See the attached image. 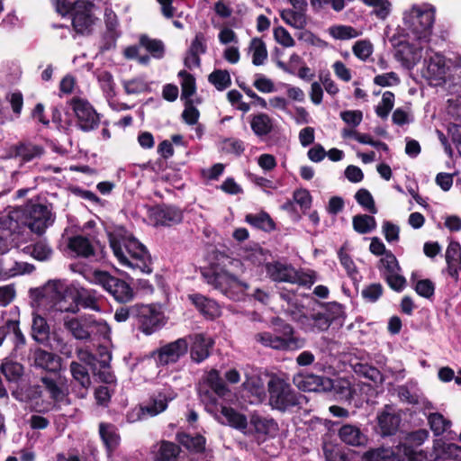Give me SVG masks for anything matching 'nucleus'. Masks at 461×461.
<instances>
[{
    "instance_id": "nucleus-27",
    "label": "nucleus",
    "mask_w": 461,
    "mask_h": 461,
    "mask_svg": "<svg viewBox=\"0 0 461 461\" xmlns=\"http://www.w3.org/2000/svg\"><path fill=\"white\" fill-rule=\"evenodd\" d=\"M339 437L348 445L361 446L366 442V436L357 426L352 424L342 425L339 429Z\"/></svg>"
},
{
    "instance_id": "nucleus-30",
    "label": "nucleus",
    "mask_w": 461,
    "mask_h": 461,
    "mask_svg": "<svg viewBox=\"0 0 461 461\" xmlns=\"http://www.w3.org/2000/svg\"><path fill=\"white\" fill-rule=\"evenodd\" d=\"M180 447L170 441H161L156 451L155 461H177Z\"/></svg>"
},
{
    "instance_id": "nucleus-42",
    "label": "nucleus",
    "mask_w": 461,
    "mask_h": 461,
    "mask_svg": "<svg viewBox=\"0 0 461 461\" xmlns=\"http://www.w3.org/2000/svg\"><path fill=\"white\" fill-rule=\"evenodd\" d=\"M208 81L219 91H223L231 85V78L227 70L216 69L212 71Z\"/></svg>"
},
{
    "instance_id": "nucleus-2",
    "label": "nucleus",
    "mask_w": 461,
    "mask_h": 461,
    "mask_svg": "<svg viewBox=\"0 0 461 461\" xmlns=\"http://www.w3.org/2000/svg\"><path fill=\"white\" fill-rule=\"evenodd\" d=\"M109 240L114 256L122 266L150 274V256L146 248L131 234L119 230L111 234Z\"/></svg>"
},
{
    "instance_id": "nucleus-35",
    "label": "nucleus",
    "mask_w": 461,
    "mask_h": 461,
    "mask_svg": "<svg viewBox=\"0 0 461 461\" xmlns=\"http://www.w3.org/2000/svg\"><path fill=\"white\" fill-rule=\"evenodd\" d=\"M242 385L245 390L257 396L258 401L265 398V384L260 375L257 374L247 375Z\"/></svg>"
},
{
    "instance_id": "nucleus-58",
    "label": "nucleus",
    "mask_w": 461,
    "mask_h": 461,
    "mask_svg": "<svg viewBox=\"0 0 461 461\" xmlns=\"http://www.w3.org/2000/svg\"><path fill=\"white\" fill-rule=\"evenodd\" d=\"M366 5L375 7V14L384 19L390 13L391 4L387 0H362Z\"/></svg>"
},
{
    "instance_id": "nucleus-64",
    "label": "nucleus",
    "mask_w": 461,
    "mask_h": 461,
    "mask_svg": "<svg viewBox=\"0 0 461 461\" xmlns=\"http://www.w3.org/2000/svg\"><path fill=\"white\" fill-rule=\"evenodd\" d=\"M384 278L386 280L388 285L397 292L402 291L406 285V279L400 274V271L386 275Z\"/></svg>"
},
{
    "instance_id": "nucleus-44",
    "label": "nucleus",
    "mask_w": 461,
    "mask_h": 461,
    "mask_svg": "<svg viewBox=\"0 0 461 461\" xmlns=\"http://www.w3.org/2000/svg\"><path fill=\"white\" fill-rule=\"evenodd\" d=\"M361 32L348 25H337L330 28V34L336 40L346 41L357 38L361 35Z\"/></svg>"
},
{
    "instance_id": "nucleus-4",
    "label": "nucleus",
    "mask_w": 461,
    "mask_h": 461,
    "mask_svg": "<svg viewBox=\"0 0 461 461\" xmlns=\"http://www.w3.org/2000/svg\"><path fill=\"white\" fill-rule=\"evenodd\" d=\"M435 21V10L429 5H413L403 14V25L409 37L429 42Z\"/></svg>"
},
{
    "instance_id": "nucleus-13",
    "label": "nucleus",
    "mask_w": 461,
    "mask_h": 461,
    "mask_svg": "<svg viewBox=\"0 0 461 461\" xmlns=\"http://www.w3.org/2000/svg\"><path fill=\"white\" fill-rule=\"evenodd\" d=\"M139 329L146 335H150L165 325V317L159 307L154 304H138L135 311Z\"/></svg>"
},
{
    "instance_id": "nucleus-23",
    "label": "nucleus",
    "mask_w": 461,
    "mask_h": 461,
    "mask_svg": "<svg viewBox=\"0 0 461 461\" xmlns=\"http://www.w3.org/2000/svg\"><path fill=\"white\" fill-rule=\"evenodd\" d=\"M377 420L379 428L384 436L394 434L401 422V417L389 406H386L378 415Z\"/></svg>"
},
{
    "instance_id": "nucleus-62",
    "label": "nucleus",
    "mask_w": 461,
    "mask_h": 461,
    "mask_svg": "<svg viewBox=\"0 0 461 461\" xmlns=\"http://www.w3.org/2000/svg\"><path fill=\"white\" fill-rule=\"evenodd\" d=\"M138 310V304L127 307L122 306L118 308L114 312V320L118 322H124L129 320L131 317L136 320L135 311Z\"/></svg>"
},
{
    "instance_id": "nucleus-57",
    "label": "nucleus",
    "mask_w": 461,
    "mask_h": 461,
    "mask_svg": "<svg viewBox=\"0 0 461 461\" xmlns=\"http://www.w3.org/2000/svg\"><path fill=\"white\" fill-rule=\"evenodd\" d=\"M41 381L52 399L61 401L65 398L66 393L64 390L53 379L43 377Z\"/></svg>"
},
{
    "instance_id": "nucleus-52",
    "label": "nucleus",
    "mask_w": 461,
    "mask_h": 461,
    "mask_svg": "<svg viewBox=\"0 0 461 461\" xmlns=\"http://www.w3.org/2000/svg\"><path fill=\"white\" fill-rule=\"evenodd\" d=\"M394 104V95L386 91L383 94L382 100L375 108L376 114L381 118H386Z\"/></svg>"
},
{
    "instance_id": "nucleus-11",
    "label": "nucleus",
    "mask_w": 461,
    "mask_h": 461,
    "mask_svg": "<svg viewBox=\"0 0 461 461\" xmlns=\"http://www.w3.org/2000/svg\"><path fill=\"white\" fill-rule=\"evenodd\" d=\"M366 461H422V452L415 451L406 444L397 446L395 450L381 447L366 454Z\"/></svg>"
},
{
    "instance_id": "nucleus-5",
    "label": "nucleus",
    "mask_w": 461,
    "mask_h": 461,
    "mask_svg": "<svg viewBox=\"0 0 461 461\" xmlns=\"http://www.w3.org/2000/svg\"><path fill=\"white\" fill-rule=\"evenodd\" d=\"M203 276L208 285L232 300H240L249 287L223 268L212 267L204 271Z\"/></svg>"
},
{
    "instance_id": "nucleus-43",
    "label": "nucleus",
    "mask_w": 461,
    "mask_h": 461,
    "mask_svg": "<svg viewBox=\"0 0 461 461\" xmlns=\"http://www.w3.org/2000/svg\"><path fill=\"white\" fill-rule=\"evenodd\" d=\"M246 221L250 225L264 230H272L275 228L274 222L267 212L248 214Z\"/></svg>"
},
{
    "instance_id": "nucleus-34",
    "label": "nucleus",
    "mask_w": 461,
    "mask_h": 461,
    "mask_svg": "<svg viewBox=\"0 0 461 461\" xmlns=\"http://www.w3.org/2000/svg\"><path fill=\"white\" fill-rule=\"evenodd\" d=\"M250 127L257 136L267 135L273 128L272 120L266 113H259L252 116Z\"/></svg>"
},
{
    "instance_id": "nucleus-20",
    "label": "nucleus",
    "mask_w": 461,
    "mask_h": 461,
    "mask_svg": "<svg viewBox=\"0 0 461 461\" xmlns=\"http://www.w3.org/2000/svg\"><path fill=\"white\" fill-rule=\"evenodd\" d=\"M32 266L28 263L17 262L9 257L0 258V280H5L15 276L29 273Z\"/></svg>"
},
{
    "instance_id": "nucleus-31",
    "label": "nucleus",
    "mask_w": 461,
    "mask_h": 461,
    "mask_svg": "<svg viewBox=\"0 0 461 461\" xmlns=\"http://www.w3.org/2000/svg\"><path fill=\"white\" fill-rule=\"evenodd\" d=\"M32 337L41 344L45 343L50 337V326L47 321L38 314H34L32 318Z\"/></svg>"
},
{
    "instance_id": "nucleus-8",
    "label": "nucleus",
    "mask_w": 461,
    "mask_h": 461,
    "mask_svg": "<svg viewBox=\"0 0 461 461\" xmlns=\"http://www.w3.org/2000/svg\"><path fill=\"white\" fill-rule=\"evenodd\" d=\"M42 295L50 299L53 307L61 312L78 311L76 297L70 295L68 285L60 280L49 281L42 288Z\"/></svg>"
},
{
    "instance_id": "nucleus-19",
    "label": "nucleus",
    "mask_w": 461,
    "mask_h": 461,
    "mask_svg": "<svg viewBox=\"0 0 461 461\" xmlns=\"http://www.w3.org/2000/svg\"><path fill=\"white\" fill-rule=\"evenodd\" d=\"M173 398V395L167 394L165 392L158 393L146 405L140 408L137 412V419L154 417L163 412L167 407V402Z\"/></svg>"
},
{
    "instance_id": "nucleus-39",
    "label": "nucleus",
    "mask_w": 461,
    "mask_h": 461,
    "mask_svg": "<svg viewBox=\"0 0 461 461\" xmlns=\"http://www.w3.org/2000/svg\"><path fill=\"white\" fill-rule=\"evenodd\" d=\"M1 372L8 381H16L23 374V366L9 358H5L0 366Z\"/></svg>"
},
{
    "instance_id": "nucleus-41",
    "label": "nucleus",
    "mask_w": 461,
    "mask_h": 461,
    "mask_svg": "<svg viewBox=\"0 0 461 461\" xmlns=\"http://www.w3.org/2000/svg\"><path fill=\"white\" fill-rule=\"evenodd\" d=\"M98 83L106 98H113L115 96V83L113 75L105 70L97 72Z\"/></svg>"
},
{
    "instance_id": "nucleus-49",
    "label": "nucleus",
    "mask_w": 461,
    "mask_h": 461,
    "mask_svg": "<svg viewBox=\"0 0 461 461\" xmlns=\"http://www.w3.org/2000/svg\"><path fill=\"white\" fill-rule=\"evenodd\" d=\"M357 374L370 379L373 382H382L383 377L380 371L367 364L357 363L354 366Z\"/></svg>"
},
{
    "instance_id": "nucleus-59",
    "label": "nucleus",
    "mask_w": 461,
    "mask_h": 461,
    "mask_svg": "<svg viewBox=\"0 0 461 461\" xmlns=\"http://www.w3.org/2000/svg\"><path fill=\"white\" fill-rule=\"evenodd\" d=\"M383 294V286L381 284H371L362 290V296L369 303L376 302Z\"/></svg>"
},
{
    "instance_id": "nucleus-56",
    "label": "nucleus",
    "mask_w": 461,
    "mask_h": 461,
    "mask_svg": "<svg viewBox=\"0 0 461 461\" xmlns=\"http://www.w3.org/2000/svg\"><path fill=\"white\" fill-rule=\"evenodd\" d=\"M273 34L276 41L285 48H290L295 45L294 38L289 32L282 26L275 28Z\"/></svg>"
},
{
    "instance_id": "nucleus-63",
    "label": "nucleus",
    "mask_w": 461,
    "mask_h": 461,
    "mask_svg": "<svg viewBox=\"0 0 461 461\" xmlns=\"http://www.w3.org/2000/svg\"><path fill=\"white\" fill-rule=\"evenodd\" d=\"M340 118L348 125L358 126L363 119V113L359 110H348L340 113Z\"/></svg>"
},
{
    "instance_id": "nucleus-51",
    "label": "nucleus",
    "mask_w": 461,
    "mask_h": 461,
    "mask_svg": "<svg viewBox=\"0 0 461 461\" xmlns=\"http://www.w3.org/2000/svg\"><path fill=\"white\" fill-rule=\"evenodd\" d=\"M428 420L430 429L437 436L441 435L450 426V421L438 412L430 413Z\"/></svg>"
},
{
    "instance_id": "nucleus-29",
    "label": "nucleus",
    "mask_w": 461,
    "mask_h": 461,
    "mask_svg": "<svg viewBox=\"0 0 461 461\" xmlns=\"http://www.w3.org/2000/svg\"><path fill=\"white\" fill-rule=\"evenodd\" d=\"M438 459L461 461V447L453 443L437 441L434 447Z\"/></svg>"
},
{
    "instance_id": "nucleus-55",
    "label": "nucleus",
    "mask_w": 461,
    "mask_h": 461,
    "mask_svg": "<svg viewBox=\"0 0 461 461\" xmlns=\"http://www.w3.org/2000/svg\"><path fill=\"white\" fill-rule=\"evenodd\" d=\"M282 307L285 314L290 316L293 321L300 322L303 325L305 323L307 316L303 312V305H299L297 302H294L286 306L283 305Z\"/></svg>"
},
{
    "instance_id": "nucleus-40",
    "label": "nucleus",
    "mask_w": 461,
    "mask_h": 461,
    "mask_svg": "<svg viewBox=\"0 0 461 461\" xmlns=\"http://www.w3.org/2000/svg\"><path fill=\"white\" fill-rule=\"evenodd\" d=\"M71 375L83 388L87 389L91 385V379L86 368L78 362L72 361L69 366Z\"/></svg>"
},
{
    "instance_id": "nucleus-16",
    "label": "nucleus",
    "mask_w": 461,
    "mask_h": 461,
    "mask_svg": "<svg viewBox=\"0 0 461 461\" xmlns=\"http://www.w3.org/2000/svg\"><path fill=\"white\" fill-rule=\"evenodd\" d=\"M294 383L300 389L303 391L328 392L335 389L336 386L339 385L335 383L339 384L340 382H334L328 377L320 376L313 374H306L299 375L294 377Z\"/></svg>"
},
{
    "instance_id": "nucleus-9",
    "label": "nucleus",
    "mask_w": 461,
    "mask_h": 461,
    "mask_svg": "<svg viewBox=\"0 0 461 461\" xmlns=\"http://www.w3.org/2000/svg\"><path fill=\"white\" fill-rule=\"evenodd\" d=\"M294 330L290 325L284 328V337L276 336L271 332H260L255 336L258 342L265 347L277 350H297L305 346V339L293 335Z\"/></svg>"
},
{
    "instance_id": "nucleus-54",
    "label": "nucleus",
    "mask_w": 461,
    "mask_h": 461,
    "mask_svg": "<svg viewBox=\"0 0 461 461\" xmlns=\"http://www.w3.org/2000/svg\"><path fill=\"white\" fill-rule=\"evenodd\" d=\"M355 198L357 202L369 212L373 214L377 212L374 198L368 190L364 188L358 190L355 194Z\"/></svg>"
},
{
    "instance_id": "nucleus-6",
    "label": "nucleus",
    "mask_w": 461,
    "mask_h": 461,
    "mask_svg": "<svg viewBox=\"0 0 461 461\" xmlns=\"http://www.w3.org/2000/svg\"><path fill=\"white\" fill-rule=\"evenodd\" d=\"M266 271L275 282H285L310 287L317 280V274L313 270H297L290 265L279 262L267 263Z\"/></svg>"
},
{
    "instance_id": "nucleus-25",
    "label": "nucleus",
    "mask_w": 461,
    "mask_h": 461,
    "mask_svg": "<svg viewBox=\"0 0 461 461\" xmlns=\"http://www.w3.org/2000/svg\"><path fill=\"white\" fill-rule=\"evenodd\" d=\"M448 68L449 66L447 63L445 58L438 53H435L434 55L430 56L427 61V76L430 79H444Z\"/></svg>"
},
{
    "instance_id": "nucleus-26",
    "label": "nucleus",
    "mask_w": 461,
    "mask_h": 461,
    "mask_svg": "<svg viewBox=\"0 0 461 461\" xmlns=\"http://www.w3.org/2000/svg\"><path fill=\"white\" fill-rule=\"evenodd\" d=\"M154 220L157 224L171 225L182 221L183 215L179 209L171 206L157 207L153 210Z\"/></svg>"
},
{
    "instance_id": "nucleus-46",
    "label": "nucleus",
    "mask_w": 461,
    "mask_h": 461,
    "mask_svg": "<svg viewBox=\"0 0 461 461\" xmlns=\"http://www.w3.org/2000/svg\"><path fill=\"white\" fill-rule=\"evenodd\" d=\"M178 77L182 78V95L183 99L190 100V97L195 93V79L194 77L185 70L178 73Z\"/></svg>"
},
{
    "instance_id": "nucleus-22",
    "label": "nucleus",
    "mask_w": 461,
    "mask_h": 461,
    "mask_svg": "<svg viewBox=\"0 0 461 461\" xmlns=\"http://www.w3.org/2000/svg\"><path fill=\"white\" fill-rule=\"evenodd\" d=\"M43 154V148L32 143H19L10 148L8 158H19L23 162H29Z\"/></svg>"
},
{
    "instance_id": "nucleus-36",
    "label": "nucleus",
    "mask_w": 461,
    "mask_h": 461,
    "mask_svg": "<svg viewBox=\"0 0 461 461\" xmlns=\"http://www.w3.org/2000/svg\"><path fill=\"white\" fill-rule=\"evenodd\" d=\"M179 443L191 452L199 453L204 449L205 438L201 435L178 434Z\"/></svg>"
},
{
    "instance_id": "nucleus-3",
    "label": "nucleus",
    "mask_w": 461,
    "mask_h": 461,
    "mask_svg": "<svg viewBox=\"0 0 461 461\" xmlns=\"http://www.w3.org/2000/svg\"><path fill=\"white\" fill-rule=\"evenodd\" d=\"M57 11L62 15L70 14L76 33L90 35L99 23L96 6L89 0H54Z\"/></svg>"
},
{
    "instance_id": "nucleus-38",
    "label": "nucleus",
    "mask_w": 461,
    "mask_h": 461,
    "mask_svg": "<svg viewBox=\"0 0 461 461\" xmlns=\"http://www.w3.org/2000/svg\"><path fill=\"white\" fill-rule=\"evenodd\" d=\"M249 52L252 54V63L255 66L263 65L267 58V50L265 42L258 39L254 38L249 44Z\"/></svg>"
},
{
    "instance_id": "nucleus-18",
    "label": "nucleus",
    "mask_w": 461,
    "mask_h": 461,
    "mask_svg": "<svg viewBox=\"0 0 461 461\" xmlns=\"http://www.w3.org/2000/svg\"><path fill=\"white\" fill-rule=\"evenodd\" d=\"M29 360L33 366L49 372H57L61 366V360L57 355L41 348L31 350Z\"/></svg>"
},
{
    "instance_id": "nucleus-50",
    "label": "nucleus",
    "mask_w": 461,
    "mask_h": 461,
    "mask_svg": "<svg viewBox=\"0 0 461 461\" xmlns=\"http://www.w3.org/2000/svg\"><path fill=\"white\" fill-rule=\"evenodd\" d=\"M380 265L383 276L401 271L398 261L392 252L385 253V256L380 259Z\"/></svg>"
},
{
    "instance_id": "nucleus-24",
    "label": "nucleus",
    "mask_w": 461,
    "mask_h": 461,
    "mask_svg": "<svg viewBox=\"0 0 461 461\" xmlns=\"http://www.w3.org/2000/svg\"><path fill=\"white\" fill-rule=\"evenodd\" d=\"M446 262L447 272L456 280L458 277V271L461 269V247L456 241H451L446 249Z\"/></svg>"
},
{
    "instance_id": "nucleus-45",
    "label": "nucleus",
    "mask_w": 461,
    "mask_h": 461,
    "mask_svg": "<svg viewBox=\"0 0 461 461\" xmlns=\"http://www.w3.org/2000/svg\"><path fill=\"white\" fill-rule=\"evenodd\" d=\"M80 303L83 307L99 312L101 309L98 305V298L95 293L90 292L86 289H81L77 292L76 303Z\"/></svg>"
},
{
    "instance_id": "nucleus-21",
    "label": "nucleus",
    "mask_w": 461,
    "mask_h": 461,
    "mask_svg": "<svg viewBox=\"0 0 461 461\" xmlns=\"http://www.w3.org/2000/svg\"><path fill=\"white\" fill-rule=\"evenodd\" d=\"M191 357L197 363L203 361L210 355V348L213 342L211 338L203 334H194L191 336Z\"/></svg>"
},
{
    "instance_id": "nucleus-14",
    "label": "nucleus",
    "mask_w": 461,
    "mask_h": 461,
    "mask_svg": "<svg viewBox=\"0 0 461 461\" xmlns=\"http://www.w3.org/2000/svg\"><path fill=\"white\" fill-rule=\"evenodd\" d=\"M69 104L77 117V124L81 131H90L98 127L100 116L87 100L74 97Z\"/></svg>"
},
{
    "instance_id": "nucleus-32",
    "label": "nucleus",
    "mask_w": 461,
    "mask_h": 461,
    "mask_svg": "<svg viewBox=\"0 0 461 461\" xmlns=\"http://www.w3.org/2000/svg\"><path fill=\"white\" fill-rule=\"evenodd\" d=\"M280 16L286 24L298 30L303 29L308 23L305 13L290 8L281 11Z\"/></svg>"
},
{
    "instance_id": "nucleus-12",
    "label": "nucleus",
    "mask_w": 461,
    "mask_h": 461,
    "mask_svg": "<svg viewBox=\"0 0 461 461\" xmlns=\"http://www.w3.org/2000/svg\"><path fill=\"white\" fill-rule=\"evenodd\" d=\"M24 215V223L37 234H42L54 221L48 206L39 203L30 202L27 203Z\"/></svg>"
},
{
    "instance_id": "nucleus-33",
    "label": "nucleus",
    "mask_w": 461,
    "mask_h": 461,
    "mask_svg": "<svg viewBox=\"0 0 461 461\" xmlns=\"http://www.w3.org/2000/svg\"><path fill=\"white\" fill-rule=\"evenodd\" d=\"M99 433L110 451L117 447L120 443V436L117 432V429L113 425L101 423L99 426Z\"/></svg>"
},
{
    "instance_id": "nucleus-47",
    "label": "nucleus",
    "mask_w": 461,
    "mask_h": 461,
    "mask_svg": "<svg viewBox=\"0 0 461 461\" xmlns=\"http://www.w3.org/2000/svg\"><path fill=\"white\" fill-rule=\"evenodd\" d=\"M354 55L362 61H366L373 54L374 46L369 40H360L352 47Z\"/></svg>"
},
{
    "instance_id": "nucleus-53",
    "label": "nucleus",
    "mask_w": 461,
    "mask_h": 461,
    "mask_svg": "<svg viewBox=\"0 0 461 461\" xmlns=\"http://www.w3.org/2000/svg\"><path fill=\"white\" fill-rule=\"evenodd\" d=\"M303 325L310 326L313 330L322 331L330 327V321L325 314L316 313L307 316V320Z\"/></svg>"
},
{
    "instance_id": "nucleus-37",
    "label": "nucleus",
    "mask_w": 461,
    "mask_h": 461,
    "mask_svg": "<svg viewBox=\"0 0 461 461\" xmlns=\"http://www.w3.org/2000/svg\"><path fill=\"white\" fill-rule=\"evenodd\" d=\"M352 224L354 230L360 234L369 233L376 228L375 219L367 214L354 216Z\"/></svg>"
},
{
    "instance_id": "nucleus-1",
    "label": "nucleus",
    "mask_w": 461,
    "mask_h": 461,
    "mask_svg": "<svg viewBox=\"0 0 461 461\" xmlns=\"http://www.w3.org/2000/svg\"><path fill=\"white\" fill-rule=\"evenodd\" d=\"M197 390L205 410L217 420L238 429L247 428V418L243 414L219 402V398L228 395L230 390L217 370L208 372L200 382Z\"/></svg>"
},
{
    "instance_id": "nucleus-60",
    "label": "nucleus",
    "mask_w": 461,
    "mask_h": 461,
    "mask_svg": "<svg viewBox=\"0 0 461 461\" xmlns=\"http://www.w3.org/2000/svg\"><path fill=\"white\" fill-rule=\"evenodd\" d=\"M31 253L38 260H46L50 257L52 249L47 243L40 241L32 246Z\"/></svg>"
},
{
    "instance_id": "nucleus-61",
    "label": "nucleus",
    "mask_w": 461,
    "mask_h": 461,
    "mask_svg": "<svg viewBox=\"0 0 461 461\" xmlns=\"http://www.w3.org/2000/svg\"><path fill=\"white\" fill-rule=\"evenodd\" d=\"M374 83L384 87L392 86L398 85L400 83V78L396 73L388 72L375 76L374 78Z\"/></svg>"
},
{
    "instance_id": "nucleus-7",
    "label": "nucleus",
    "mask_w": 461,
    "mask_h": 461,
    "mask_svg": "<svg viewBox=\"0 0 461 461\" xmlns=\"http://www.w3.org/2000/svg\"><path fill=\"white\" fill-rule=\"evenodd\" d=\"M269 405L281 411L300 403V395L283 378L273 375L267 382Z\"/></svg>"
},
{
    "instance_id": "nucleus-15",
    "label": "nucleus",
    "mask_w": 461,
    "mask_h": 461,
    "mask_svg": "<svg viewBox=\"0 0 461 461\" xmlns=\"http://www.w3.org/2000/svg\"><path fill=\"white\" fill-rule=\"evenodd\" d=\"M65 329L78 340H86L91 338L99 327L103 326L101 322L96 321L91 316L70 317L63 319Z\"/></svg>"
},
{
    "instance_id": "nucleus-17",
    "label": "nucleus",
    "mask_w": 461,
    "mask_h": 461,
    "mask_svg": "<svg viewBox=\"0 0 461 461\" xmlns=\"http://www.w3.org/2000/svg\"><path fill=\"white\" fill-rule=\"evenodd\" d=\"M187 348V340L185 339H178L160 348L157 352L156 361L161 366L176 363L180 357L186 353Z\"/></svg>"
},
{
    "instance_id": "nucleus-28",
    "label": "nucleus",
    "mask_w": 461,
    "mask_h": 461,
    "mask_svg": "<svg viewBox=\"0 0 461 461\" xmlns=\"http://www.w3.org/2000/svg\"><path fill=\"white\" fill-rule=\"evenodd\" d=\"M68 247L77 257L88 258L95 254L91 241L88 238L82 235L71 237L68 240Z\"/></svg>"
},
{
    "instance_id": "nucleus-10",
    "label": "nucleus",
    "mask_w": 461,
    "mask_h": 461,
    "mask_svg": "<svg viewBox=\"0 0 461 461\" xmlns=\"http://www.w3.org/2000/svg\"><path fill=\"white\" fill-rule=\"evenodd\" d=\"M94 282L102 285L119 303H127L133 298V290L125 281L112 276L104 271H95Z\"/></svg>"
},
{
    "instance_id": "nucleus-48",
    "label": "nucleus",
    "mask_w": 461,
    "mask_h": 461,
    "mask_svg": "<svg viewBox=\"0 0 461 461\" xmlns=\"http://www.w3.org/2000/svg\"><path fill=\"white\" fill-rule=\"evenodd\" d=\"M140 44L145 48L154 58L160 59L164 53L163 43L158 40H153L148 36H141Z\"/></svg>"
}]
</instances>
